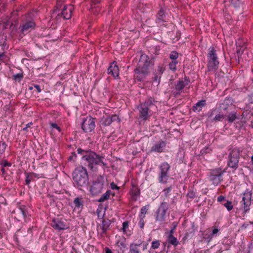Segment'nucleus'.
<instances>
[{"instance_id": "1", "label": "nucleus", "mask_w": 253, "mask_h": 253, "mask_svg": "<svg viewBox=\"0 0 253 253\" xmlns=\"http://www.w3.org/2000/svg\"><path fill=\"white\" fill-rule=\"evenodd\" d=\"M77 153L80 154L84 164L87 166L92 171L97 169V166H106V163L104 162V156L97 154L90 149L84 150L81 148L77 149Z\"/></svg>"}, {"instance_id": "2", "label": "nucleus", "mask_w": 253, "mask_h": 253, "mask_svg": "<svg viewBox=\"0 0 253 253\" xmlns=\"http://www.w3.org/2000/svg\"><path fill=\"white\" fill-rule=\"evenodd\" d=\"M73 179L74 184L80 190L86 187L88 183L87 170L83 167L76 168L73 172Z\"/></svg>"}, {"instance_id": "3", "label": "nucleus", "mask_w": 253, "mask_h": 253, "mask_svg": "<svg viewBox=\"0 0 253 253\" xmlns=\"http://www.w3.org/2000/svg\"><path fill=\"white\" fill-rule=\"evenodd\" d=\"M155 100L153 97H148L144 102L141 103L137 107L139 111V118L142 121H146L151 116L150 108L155 106Z\"/></svg>"}, {"instance_id": "4", "label": "nucleus", "mask_w": 253, "mask_h": 253, "mask_svg": "<svg viewBox=\"0 0 253 253\" xmlns=\"http://www.w3.org/2000/svg\"><path fill=\"white\" fill-rule=\"evenodd\" d=\"M208 70L209 71L215 72L219 67V62L218 60L216 51L214 47L211 46L208 49Z\"/></svg>"}, {"instance_id": "5", "label": "nucleus", "mask_w": 253, "mask_h": 253, "mask_svg": "<svg viewBox=\"0 0 253 253\" xmlns=\"http://www.w3.org/2000/svg\"><path fill=\"white\" fill-rule=\"evenodd\" d=\"M169 204L168 202H162L156 212L155 220L160 224H164L166 219V212L168 210Z\"/></svg>"}, {"instance_id": "6", "label": "nucleus", "mask_w": 253, "mask_h": 253, "mask_svg": "<svg viewBox=\"0 0 253 253\" xmlns=\"http://www.w3.org/2000/svg\"><path fill=\"white\" fill-rule=\"evenodd\" d=\"M105 183V179L101 175L98 176L95 179L90 186V192L92 195H97L101 193L104 188Z\"/></svg>"}, {"instance_id": "7", "label": "nucleus", "mask_w": 253, "mask_h": 253, "mask_svg": "<svg viewBox=\"0 0 253 253\" xmlns=\"http://www.w3.org/2000/svg\"><path fill=\"white\" fill-rule=\"evenodd\" d=\"M240 158V151L237 149L232 150L228 155L227 166L234 170L238 167L239 160Z\"/></svg>"}, {"instance_id": "8", "label": "nucleus", "mask_w": 253, "mask_h": 253, "mask_svg": "<svg viewBox=\"0 0 253 253\" xmlns=\"http://www.w3.org/2000/svg\"><path fill=\"white\" fill-rule=\"evenodd\" d=\"M160 171L158 175V180L161 183H166L168 181L169 171L170 166L167 162L162 163L159 167Z\"/></svg>"}, {"instance_id": "9", "label": "nucleus", "mask_w": 253, "mask_h": 253, "mask_svg": "<svg viewBox=\"0 0 253 253\" xmlns=\"http://www.w3.org/2000/svg\"><path fill=\"white\" fill-rule=\"evenodd\" d=\"M36 24L32 17V14L29 13L25 15L23 23L20 25L21 32L24 33L25 32L30 31L34 29Z\"/></svg>"}, {"instance_id": "10", "label": "nucleus", "mask_w": 253, "mask_h": 253, "mask_svg": "<svg viewBox=\"0 0 253 253\" xmlns=\"http://www.w3.org/2000/svg\"><path fill=\"white\" fill-rule=\"evenodd\" d=\"M154 64V61L152 59L150 58L147 55L142 54L140 57L137 67L149 73L150 67L153 66Z\"/></svg>"}, {"instance_id": "11", "label": "nucleus", "mask_w": 253, "mask_h": 253, "mask_svg": "<svg viewBox=\"0 0 253 253\" xmlns=\"http://www.w3.org/2000/svg\"><path fill=\"white\" fill-rule=\"evenodd\" d=\"M225 172V170L221 168L211 169L209 175L210 180L212 181L214 184H219L223 180L222 176Z\"/></svg>"}, {"instance_id": "12", "label": "nucleus", "mask_w": 253, "mask_h": 253, "mask_svg": "<svg viewBox=\"0 0 253 253\" xmlns=\"http://www.w3.org/2000/svg\"><path fill=\"white\" fill-rule=\"evenodd\" d=\"M50 225L54 229L58 231L67 229L69 227L66 220L64 218L59 217L53 218Z\"/></svg>"}, {"instance_id": "13", "label": "nucleus", "mask_w": 253, "mask_h": 253, "mask_svg": "<svg viewBox=\"0 0 253 253\" xmlns=\"http://www.w3.org/2000/svg\"><path fill=\"white\" fill-rule=\"evenodd\" d=\"M95 119L91 116H87L84 119L82 124L83 130L86 133L91 132L95 127Z\"/></svg>"}, {"instance_id": "14", "label": "nucleus", "mask_w": 253, "mask_h": 253, "mask_svg": "<svg viewBox=\"0 0 253 253\" xmlns=\"http://www.w3.org/2000/svg\"><path fill=\"white\" fill-rule=\"evenodd\" d=\"M190 79L188 77L185 76L184 80L178 81L175 84V88L172 92L174 96L177 97L179 95L185 86L190 83Z\"/></svg>"}, {"instance_id": "15", "label": "nucleus", "mask_w": 253, "mask_h": 253, "mask_svg": "<svg viewBox=\"0 0 253 253\" xmlns=\"http://www.w3.org/2000/svg\"><path fill=\"white\" fill-rule=\"evenodd\" d=\"M131 188L130 189L129 193L131 195V199L133 201H136L140 195V189L138 187L137 183L135 180L131 181Z\"/></svg>"}, {"instance_id": "16", "label": "nucleus", "mask_w": 253, "mask_h": 253, "mask_svg": "<svg viewBox=\"0 0 253 253\" xmlns=\"http://www.w3.org/2000/svg\"><path fill=\"white\" fill-rule=\"evenodd\" d=\"M252 193L249 190L247 189L244 193L242 198V205H243L244 211L247 212L250 210V207L251 204Z\"/></svg>"}, {"instance_id": "17", "label": "nucleus", "mask_w": 253, "mask_h": 253, "mask_svg": "<svg viewBox=\"0 0 253 253\" xmlns=\"http://www.w3.org/2000/svg\"><path fill=\"white\" fill-rule=\"evenodd\" d=\"M115 121H117L118 122H120V119L118 116L117 115H113L112 116H104L102 118L101 120V123L104 126H109L113 122Z\"/></svg>"}, {"instance_id": "18", "label": "nucleus", "mask_w": 253, "mask_h": 253, "mask_svg": "<svg viewBox=\"0 0 253 253\" xmlns=\"http://www.w3.org/2000/svg\"><path fill=\"white\" fill-rule=\"evenodd\" d=\"M119 68L117 65V62L113 61L108 68L107 73L112 76L114 79H119Z\"/></svg>"}, {"instance_id": "19", "label": "nucleus", "mask_w": 253, "mask_h": 253, "mask_svg": "<svg viewBox=\"0 0 253 253\" xmlns=\"http://www.w3.org/2000/svg\"><path fill=\"white\" fill-rule=\"evenodd\" d=\"M134 79L138 82L143 81L149 73L137 67L134 70Z\"/></svg>"}, {"instance_id": "20", "label": "nucleus", "mask_w": 253, "mask_h": 253, "mask_svg": "<svg viewBox=\"0 0 253 253\" xmlns=\"http://www.w3.org/2000/svg\"><path fill=\"white\" fill-rule=\"evenodd\" d=\"M73 9V6L72 5H65L60 14L58 13L57 15L58 16H62L65 19H69L71 17Z\"/></svg>"}, {"instance_id": "21", "label": "nucleus", "mask_w": 253, "mask_h": 253, "mask_svg": "<svg viewBox=\"0 0 253 253\" xmlns=\"http://www.w3.org/2000/svg\"><path fill=\"white\" fill-rule=\"evenodd\" d=\"M166 17V15L165 10L163 8H161L157 13L156 22L160 26H165V23L167 22Z\"/></svg>"}, {"instance_id": "22", "label": "nucleus", "mask_w": 253, "mask_h": 253, "mask_svg": "<svg viewBox=\"0 0 253 253\" xmlns=\"http://www.w3.org/2000/svg\"><path fill=\"white\" fill-rule=\"evenodd\" d=\"M166 146V143L162 140L158 141L156 144L153 145L151 148V152L157 153H162Z\"/></svg>"}, {"instance_id": "23", "label": "nucleus", "mask_w": 253, "mask_h": 253, "mask_svg": "<svg viewBox=\"0 0 253 253\" xmlns=\"http://www.w3.org/2000/svg\"><path fill=\"white\" fill-rule=\"evenodd\" d=\"M234 103L233 99L231 97H227L223 101V103L221 104L220 107L221 109L226 111L232 106Z\"/></svg>"}, {"instance_id": "24", "label": "nucleus", "mask_w": 253, "mask_h": 253, "mask_svg": "<svg viewBox=\"0 0 253 253\" xmlns=\"http://www.w3.org/2000/svg\"><path fill=\"white\" fill-rule=\"evenodd\" d=\"M18 209L17 212L19 213H21L22 217L25 219L28 214V208L25 205H22L19 204L17 206Z\"/></svg>"}, {"instance_id": "25", "label": "nucleus", "mask_w": 253, "mask_h": 253, "mask_svg": "<svg viewBox=\"0 0 253 253\" xmlns=\"http://www.w3.org/2000/svg\"><path fill=\"white\" fill-rule=\"evenodd\" d=\"M100 0H91L90 2V10L95 14L98 13L100 10L97 5L100 2Z\"/></svg>"}, {"instance_id": "26", "label": "nucleus", "mask_w": 253, "mask_h": 253, "mask_svg": "<svg viewBox=\"0 0 253 253\" xmlns=\"http://www.w3.org/2000/svg\"><path fill=\"white\" fill-rule=\"evenodd\" d=\"M73 204L75 206V209L82 210L84 207V201L82 197L76 198L74 201Z\"/></svg>"}, {"instance_id": "27", "label": "nucleus", "mask_w": 253, "mask_h": 253, "mask_svg": "<svg viewBox=\"0 0 253 253\" xmlns=\"http://www.w3.org/2000/svg\"><path fill=\"white\" fill-rule=\"evenodd\" d=\"M206 100H201L198 101L194 106L192 107V110L194 112H200L202 108L204 107L206 105Z\"/></svg>"}, {"instance_id": "28", "label": "nucleus", "mask_w": 253, "mask_h": 253, "mask_svg": "<svg viewBox=\"0 0 253 253\" xmlns=\"http://www.w3.org/2000/svg\"><path fill=\"white\" fill-rule=\"evenodd\" d=\"M114 196L115 193L112 192L111 190H108L105 193L102 195L101 197L98 200L99 202H103L108 200L110 198V196Z\"/></svg>"}, {"instance_id": "29", "label": "nucleus", "mask_w": 253, "mask_h": 253, "mask_svg": "<svg viewBox=\"0 0 253 253\" xmlns=\"http://www.w3.org/2000/svg\"><path fill=\"white\" fill-rule=\"evenodd\" d=\"M226 120L229 123H231L233 122L237 118V114L236 112H232L229 114V115H226Z\"/></svg>"}, {"instance_id": "30", "label": "nucleus", "mask_w": 253, "mask_h": 253, "mask_svg": "<svg viewBox=\"0 0 253 253\" xmlns=\"http://www.w3.org/2000/svg\"><path fill=\"white\" fill-rule=\"evenodd\" d=\"M178 223L177 222H173L172 223V226L171 227L170 230L169 232H168V236L167 237H174V233L175 232V229L177 226Z\"/></svg>"}, {"instance_id": "31", "label": "nucleus", "mask_w": 253, "mask_h": 253, "mask_svg": "<svg viewBox=\"0 0 253 253\" xmlns=\"http://www.w3.org/2000/svg\"><path fill=\"white\" fill-rule=\"evenodd\" d=\"M226 117V114H216L215 117L212 119V122H221Z\"/></svg>"}, {"instance_id": "32", "label": "nucleus", "mask_w": 253, "mask_h": 253, "mask_svg": "<svg viewBox=\"0 0 253 253\" xmlns=\"http://www.w3.org/2000/svg\"><path fill=\"white\" fill-rule=\"evenodd\" d=\"M153 76L152 78V82L158 85L160 83L162 76L161 75H159V74H157L155 72H153Z\"/></svg>"}, {"instance_id": "33", "label": "nucleus", "mask_w": 253, "mask_h": 253, "mask_svg": "<svg viewBox=\"0 0 253 253\" xmlns=\"http://www.w3.org/2000/svg\"><path fill=\"white\" fill-rule=\"evenodd\" d=\"M178 64V61H171L169 64V69L175 72L177 71V65Z\"/></svg>"}, {"instance_id": "34", "label": "nucleus", "mask_w": 253, "mask_h": 253, "mask_svg": "<svg viewBox=\"0 0 253 253\" xmlns=\"http://www.w3.org/2000/svg\"><path fill=\"white\" fill-rule=\"evenodd\" d=\"M128 223L129 222L126 221L123 223V230L124 233L126 234L127 236H130L131 235V231L128 230Z\"/></svg>"}, {"instance_id": "35", "label": "nucleus", "mask_w": 253, "mask_h": 253, "mask_svg": "<svg viewBox=\"0 0 253 253\" xmlns=\"http://www.w3.org/2000/svg\"><path fill=\"white\" fill-rule=\"evenodd\" d=\"M165 66L164 64L160 63L158 66L157 69L155 70L154 71L157 74H159V75H161V76L165 71Z\"/></svg>"}, {"instance_id": "36", "label": "nucleus", "mask_w": 253, "mask_h": 253, "mask_svg": "<svg viewBox=\"0 0 253 253\" xmlns=\"http://www.w3.org/2000/svg\"><path fill=\"white\" fill-rule=\"evenodd\" d=\"M9 61V57L7 56L5 52H0V64L2 63H6Z\"/></svg>"}, {"instance_id": "37", "label": "nucleus", "mask_w": 253, "mask_h": 253, "mask_svg": "<svg viewBox=\"0 0 253 253\" xmlns=\"http://www.w3.org/2000/svg\"><path fill=\"white\" fill-rule=\"evenodd\" d=\"M118 246L119 247L121 246L120 250L118 251V253H127V249L126 245L123 242H118Z\"/></svg>"}, {"instance_id": "38", "label": "nucleus", "mask_w": 253, "mask_h": 253, "mask_svg": "<svg viewBox=\"0 0 253 253\" xmlns=\"http://www.w3.org/2000/svg\"><path fill=\"white\" fill-rule=\"evenodd\" d=\"M149 205H147L145 206L142 207L140 210V213L139 214V217H145V214L147 213L148 209H149Z\"/></svg>"}, {"instance_id": "39", "label": "nucleus", "mask_w": 253, "mask_h": 253, "mask_svg": "<svg viewBox=\"0 0 253 253\" xmlns=\"http://www.w3.org/2000/svg\"><path fill=\"white\" fill-rule=\"evenodd\" d=\"M179 53L176 51H172L169 54V57L171 61H177V59L178 58Z\"/></svg>"}, {"instance_id": "40", "label": "nucleus", "mask_w": 253, "mask_h": 253, "mask_svg": "<svg viewBox=\"0 0 253 253\" xmlns=\"http://www.w3.org/2000/svg\"><path fill=\"white\" fill-rule=\"evenodd\" d=\"M245 48L246 47H244V45L242 46L237 45L236 53L237 54L238 58H239L240 56H241V54L243 53V51L244 50Z\"/></svg>"}, {"instance_id": "41", "label": "nucleus", "mask_w": 253, "mask_h": 253, "mask_svg": "<svg viewBox=\"0 0 253 253\" xmlns=\"http://www.w3.org/2000/svg\"><path fill=\"white\" fill-rule=\"evenodd\" d=\"M23 78V72L19 73L12 76V79L15 81L20 82Z\"/></svg>"}, {"instance_id": "42", "label": "nucleus", "mask_w": 253, "mask_h": 253, "mask_svg": "<svg viewBox=\"0 0 253 253\" xmlns=\"http://www.w3.org/2000/svg\"><path fill=\"white\" fill-rule=\"evenodd\" d=\"M25 174L26 175V184L29 185L30 183L32 180H33V176L32 175L31 173L29 172H25Z\"/></svg>"}, {"instance_id": "43", "label": "nucleus", "mask_w": 253, "mask_h": 253, "mask_svg": "<svg viewBox=\"0 0 253 253\" xmlns=\"http://www.w3.org/2000/svg\"><path fill=\"white\" fill-rule=\"evenodd\" d=\"M209 232H211V236H216V234L219 232V230L216 227L213 226L209 229Z\"/></svg>"}, {"instance_id": "44", "label": "nucleus", "mask_w": 253, "mask_h": 253, "mask_svg": "<svg viewBox=\"0 0 253 253\" xmlns=\"http://www.w3.org/2000/svg\"><path fill=\"white\" fill-rule=\"evenodd\" d=\"M7 145L6 143L3 141H0V153L3 154L5 152Z\"/></svg>"}, {"instance_id": "45", "label": "nucleus", "mask_w": 253, "mask_h": 253, "mask_svg": "<svg viewBox=\"0 0 253 253\" xmlns=\"http://www.w3.org/2000/svg\"><path fill=\"white\" fill-rule=\"evenodd\" d=\"M142 242L141 241H138L137 242H134L130 244V249H135L138 250L137 247L141 245Z\"/></svg>"}, {"instance_id": "46", "label": "nucleus", "mask_w": 253, "mask_h": 253, "mask_svg": "<svg viewBox=\"0 0 253 253\" xmlns=\"http://www.w3.org/2000/svg\"><path fill=\"white\" fill-rule=\"evenodd\" d=\"M168 243L175 246L178 245L179 242L177 240V238H168Z\"/></svg>"}, {"instance_id": "47", "label": "nucleus", "mask_w": 253, "mask_h": 253, "mask_svg": "<svg viewBox=\"0 0 253 253\" xmlns=\"http://www.w3.org/2000/svg\"><path fill=\"white\" fill-rule=\"evenodd\" d=\"M224 206L228 211L232 210L233 208V206L231 201H227V202L224 204Z\"/></svg>"}, {"instance_id": "48", "label": "nucleus", "mask_w": 253, "mask_h": 253, "mask_svg": "<svg viewBox=\"0 0 253 253\" xmlns=\"http://www.w3.org/2000/svg\"><path fill=\"white\" fill-rule=\"evenodd\" d=\"M171 191V187L170 186L169 187H168L166 189H165L163 190V192L164 193L165 196L166 198H168L170 195V192Z\"/></svg>"}, {"instance_id": "49", "label": "nucleus", "mask_w": 253, "mask_h": 253, "mask_svg": "<svg viewBox=\"0 0 253 253\" xmlns=\"http://www.w3.org/2000/svg\"><path fill=\"white\" fill-rule=\"evenodd\" d=\"M0 165L1 166H2V167L4 168V167H11L12 164L10 162H8L7 160H2L1 163H0Z\"/></svg>"}, {"instance_id": "50", "label": "nucleus", "mask_w": 253, "mask_h": 253, "mask_svg": "<svg viewBox=\"0 0 253 253\" xmlns=\"http://www.w3.org/2000/svg\"><path fill=\"white\" fill-rule=\"evenodd\" d=\"M160 246V242L158 240H156L152 243V248L154 249H158Z\"/></svg>"}, {"instance_id": "51", "label": "nucleus", "mask_w": 253, "mask_h": 253, "mask_svg": "<svg viewBox=\"0 0 253 253\" xmlns=\"http://www.w3.org/2000/svg\"><path fill=\"white\" fill-rule=\"evenodd\" d=\"M211 151V149L209 147V146H207L205 147L203 149L201 150V153L202 154L209 153Z\"/></svg>"}, {"instance_id": "52", "label": "nucleus", "mask_w": 253, "mask_h": 253, "mask_svg": "<svg viewBox=\"0 0 253 253\" xmlns=\"http://www.w3.org/2000/svg\"><path fill=\"white\" fill-rule=\"evenodd\" d=\"M65 0H57L56 7L57 9H60L61 8L62 4L64 2Z\"/></svg>"}, {"instance_id": "53", "label": "nucleus", "mask_w": 253, "mask_h": 253, "mask_svg": "<svg viewBox=\"0 0 253 253\" xmlns=\"http://www.w3.org/2000/svg\"><path fill=\"white\" fill-rule=\"evenodd\" d=\"M144 218L142 217H140V220L138 222V225L141 228H143L144 227L145 224V221L144 220Z\"/></svg>"}, {"instance_id": "54", "label": "nucleus", "mask_w": 253, "mask_h": 253, "mask_svg": "<svg viewBox=\"0 0 253 253\" xmlns=\"http://www.w3.org/2000/svg\"><path fill=\"white\" fill-rule=\"evenodd\" d=\"M50 126L53 127V128H56L57 130H58V131L59 132H60L61 131V128L60 127L57 125V124L56 123H49Z\"/></svg>"}, {"instance_id": "55", "label": "nucleus", "mask_w": 253, "mask_h": 253, "mask_svg": "<svg viewBox=\"0 0 253 253\" xmlns=\"http://www.w3.org/2000/svg\"><path fill=\"white\" fill-rule=\"evenodd\" d=\"M77 155L75 152H72L71 155L68 158V161H75L76 159Z\"/></svg>"}, {"instance_id": "56", "label": "nucleus", "mask_w": 253, "mask_h": 253, "mask_svg": "<svg viewBox=\"0 0 253 253\" xmlns=\"http://www.w3.org/2000/svg\"><path fill=\"white\" fill-rule=\"evenodd\" d=\"M152 49L154 51V53L155 54H158L159 51L160 50V47L159 46H155L152 47Z\"/></svg>"}, {"instance_id": "57", "label": "nucleus", "mask_w": 253, "mask_h": 253, "mask_svg": "<svg viewBox=\"0 0 253 253\" xmlns=\"http://www.w3.org/2000/svg\"><path fill=\"white\" fill-rule=\"evenodd\" d=\"M187 196L190 198L193 199L195 197V193L193 191H190L187 193Z\"/></svg>"}, {"instance_id": "58", "label": "nucleus", "mask_w": 253, "mask_h": 253, "mask_svg": "<svg viewBox=\"0 0 253 253\" xmlns=\"http://www.w3.org/2000/svg\"><path fill=\"white\" fill-rule=\"evenodd\" d=\"M110 186H111V188L113 190H114V189L118 190L119 189V187L114 182H112L111 183Z\"/></svg>"}, {"instance_id": "59", "label": "nucleus", "mask_w": 253, "mask_h": 253, "mask_svg": "<svg viewBox=\"0 0 253 253\" xmlns=\"http://www.w3.org/2000/svg\"><path fill=\"white\" fill-rule=\"evenodd\" d=\"M225 200V197L223 195H220L217 198V201L218 202H222L223 201Z\"/></svg>"}, {"instance_id": "60", "label": "nucleus", "mask_w": 253, "mask_h": 253, "mask_svg": "<svg viewBox=\"0 0 253 253\" xmlns=\"http://www.w3.org/2000/svg\"><path fill=\"white\" fill-rule=\"evenodd\" d=\"M105 221L104 220L103 221V223H102V229L103 230L105 231L107 230L108 227V225H106V224H105Z\"/></svg>"}, {"instance_id": "61", "label": "nucleus", "mask_w": 253, "mask_h": 253, "mask_svg": "<svg viewBox=\"0 0 253 253\" xmlns=\"http://www.w3.org/2000/svg\"><path fill=\"white\" fill-rule=\"evenodd\" d=\"M34 86L37 89L38 92H40L41 91L40 86L39 84H34Z\"/></svg>"}, {"instance_id": "62", "label": "nucleus", "mask_w": 253, "mask_h": 253, "mask_svg": "<svg viewBox=\"0 0 253 253\" xmlns=\"http://www.w3.org/2000/svg\"><path fill=\"white\" fill-rule=\"evenodd\" d=\"M215 110H211V112H209V117H211L213 114Z\"/></svg>"}, {"instance_id": "63", "label": "nucleus", "mask_w": 253, "mask_h": 253, "mask_svg": "<svg viewBox=\"0 0 253 253\" xmlns=\"http://www.w3.org/2000/svg\"><path fill=\"white\" fill-rule=\"evenodd\" d=\"M131 253H140L138 250L130 249Z\"/></svg>"}, {"instance_id": "64", "label": "nucleus", "mask_w": 253, "mask_h": 253, "mask_svg": "<svg viewBox=\"0 0 253 253\" xmlns=\"http://www.w3.org/2000/svg\"><path fill=\"white\" fill-rule=\"evenodd\" d=\"M105 253H112V251L108 248H105Z\"/></svg>"}]
</instances>
